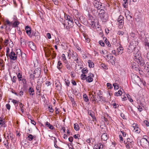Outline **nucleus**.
<instances>
[{"instance_id": "nucleus-33", "label": "nucleus", "mask_w": 149, "mask_h": 149, "mask_svg": "<svg viewBox=\"0 0 149 149\" xmlns=\"http://www.w3.org/2000/svg\"><path fill=\"white\" fill-rule=\"evenodd\" d=\"M144 45L147 51H149V42L145 40L144 42Z\"/></svg>"}, {"instance_id": "nucleus-47", "label": "nucleus", "mask_w": 149, "mask_h": 149, "mask_svg": "<svg viewBox=\"0 0 149 149\" xmlns=\"http://www.w3.org/2000/svg\"><path fill=\"white\" fill-rule=\"evenodd\" d=\"M88 70L87 68H84L81 70V72L83 74H86L88 73Z\"/></svg>"}, {"instance_id": "nucleus-8", "label": "nucleus", "mask_w": 149, "mask_h": 149, "mask_svg": "<svg viewBox=\"0 0 149 149\" xmlns=\"http://www.w3.org/2000/svg\"><path fill=\"white\" fill-rule=\"evenodd\" d=\"M136 47L133 42L130 43L127 47V52L129 53H132Z\"/></svg>"}, {"instance_id": "nucleus-53", "label": "nucleus", "mask_w": 149, "mask_h": 149, "mask_svg": "<svg viewBox=\"0 0 149 149\" xmlns=\"http://www.w3.org/2000/svg\"><path fill=\"white\" fill-rule=\"evenodd\" d=\"M16 53L17 56V55H19L22 54L21 51V50L20 49H17V50H16Z\"/></svg>"}, {"instance_id": "nucleus-24", "label": "nucleus", "mask_w": 149, "mask_h": 149, "mask_svg": "<svg viewBox=\"0 0 149 149\" xmlns=\"http://www.w3.org/2000/svg\"><path fill=\"white\" fill-rule=\"evenodd\" d=\"M123 91V89H120L119 90L118 92H116L115 93V95L116 96H121L122 94V91Z\"/></svg>"}, {"instance_id": "nucleus-44", "label": "nucleus", "mask_w": 149, "mask_h": 149, "mask_svg": "<svg viewBox=\"0 0 149 149\" xmlns=\"http://www.w3.org/2000/svg\"><path fill=\"white\" fill-rule=\"evenodd\" d=\"M141 140L149 141V138L148 136L147 135H144L143 136V137L141 139Z\"/></svg>"}, {"instance_id": "nucleus-11", "label": "nucleus", "mask_w": 149, "mask_h": 149, "mask_svg": "<svg viewBox=\"0 0 149 149\" xmlns=\"http://www.w3.org/2000/svg\"><path fill=\"white\" fill-rule=\"evenodd\" d=\"M28 46L30 47L31 49L33 51H35L36 50V47L35 44L32 41H29L28 42Z\"/></svg>"}, {"instance_id": "nucleus-57", "label": "nucleus", "mask_w": 149, "mask_h": 149, "mask_svg": "<svg viewBox=\"0 0 149 149\" xmlns=\"http://www.w3.org/2000/svg\"><path fill=\"white\" fill-rule=\"evenodd\" d=\"M8 44L9 46L10 47H13V42L12 41H11V40H10V41L9 42Z\"/></svg>"}, {"instance_id": "nucleus-49", "label": "nucleus", "mask_w": 149, "mask_h": 149, "mask_svg": "<svg viewBox=\"0 0 149 149\" xmlns=\"http://www.w3.org/2000/svg\"><path fill=\"white\" fill-rule=\"evenodd\" d=\"M22 75L21 73H19L17 74V77L19 81H21V79H22Z\"/></svg>"}, {"instance_id": "nucleus-22", "label": "nucleus", "mask_w": 149, "mask_h": 149, "mask_svg": "<svg viewBox=\"0 0 149 149\" xmlns=\"http://www.w3.org/2000/svg\"><path fill=\"white\" fill-rule=\"evenodd\" d=\"M26 32L29 36H30L31 33V28L29 26H27L25 27Z\"/></svg>"}, {"instance_id": "nucleus-12", "label": "nucleus", "mask_w": 149, "mask_h": 149, "mask_svg": "<svg viewBox=\"0 0 149 149\" xmlns=\"http://www.w3.org/2000/svg\"><path fill=\"white\" fill-rule=\"evenodd\" d=\"M9 56L11 60H15L17 59V54L13 51L12 49L9 55Z\"/></svg>"}, {"instance_id": "nucleus-6", "label": "nucleus", "mask_w": 149, "mask_h": 149, "mask_svg": "<svg viewBox=\"0 0 149 149\" xmlns=\"http://www.w3.org/2000/svg\"><path fill=\"white\" fill-rule=\"evenodd\" d=\"M139 144L143 148L147 149L149 146V141L141 140Z\"/></svg>"}, {"instance_id": "nucleus-19", "label": "nucleus", "mask_w": 149, "mask_h": 149, "mask_svg": "<svg viewBox=\"0 0 149 149\" xmlns=\"http://www.w3.org/2000/svg\"><path fill=\"white\" fill-rule=\"evenodd\" d=\"M108 61L111 62L112 65H113L115 63V58L113 56L111 55L109 56V59Z\"/></svg>"}, {"instance_id": "nucleus-56", "label": "nucleus", "mask_w": 149, "mask_h": 149, "mask_svg": "<svg viewBox=\"0 0 149 149\" xmlns=\"http://www.w3.org/2000/svg\"><path fill=\"white\" fill-rule=\"evenodd\" d=\"M48 110L50 112L53 113L54 111V109L52 108V106L51 105L49 106L48 107Z\"/></svg>"}, {"instance_id": "nucleus-26", "label": "nucleus", "mask_w": 149, "mask_h": 149, "mask_svg": "<svg viewBox=\"0 0 149 149\" xmlns=\"http://www.w3.org/2000/svg\"><path fill=\"white\" fill-rule=\"evenodd\" d=\"M64 63H65V65L66 68L69 70H70L71 67L70 63L68 61H67L65 62Z\"/></svg>"}, {"instance_id": "nucleus-23", "label": "nucleus", "mask_w": 149, "mask_h": 149, "mask_svg": "<svg viewBox=\"0 0 149 149\" xmlns=\"http://www.w3.org/2000/svg\"><path fill=\"white\" fill-rule=\"evenodd\" d=\"M108 136L106 133L103 134L101 136V139L104 141H106L108 139Z\"/></svg>"}, {"instance_id": "nucleus-51", "label": "nucleus", "mask_w": 149, "mask_h": 149, "mask_svg": "<svg viewBox=\"0 0 149 149\" xmlns=\"http://www.w3.org/2000/svg\"><path fill=\"white\" fill-rule=\"evenodd\" d=\"M53 138L54 139V146L56 148H58V147L56 144V142H57V141L56 140V137H54Z\"/></svg>"}, {"instance_id": "nucleus-45", "label": "nucleus", "mask_w": 149, "mask_h": 149, "mask_svg": "<svg viewBox=\"0 0 149 149\" xmlns=\"http://www.w3.org/2000/svg\"><path fill=\"white\" fill-rule=\"evenodd\" d=\"M8 129L10 131L9 128H8ZM9 139H10L11 140H12L14 137V136L13 134L12 133H11L9 131Z\"/></svg>"}, {"instance_id": "nucleus-46", "label": "nucleus", "mask_w": 149, "mask_h": 149, "mask_svg": "<svg viewBox=\"0 0 149 149\" xmlns=\"http://www.w3.org/2000/svg\"><path fill=\"white\" fill-rule=\"evenodd\" d=\"M61 57L62 60L63 61L64 63L65 62L68 61L64 54H62Z\"/></svg>"}, {"instance_id": "nucleus-10", "label": "nucleus", "mask_w": 149, "mask_h": 149, "mask_svg": "<svg viewBox=\"0 0 149 149\" xmlns=\"http://www.w3.org/2000/svg\"><path fill=\"white\" fill-rule=\"evenodd\" d=\"M94 77V75L93 74L91 73H89L88 74V76L87 77L86 81L88 83L92 82L93 81V78Z\"/></svg>"}, {"instance_id": "nucleus-28", "label": "nucleus", "mask_w": 149, "mask_h": 149, "mask_svg": "<svg viewBox=\"0 0 149 149\" xmlns=\"http://www.w3.org/2000/svg\"><path fill=\"white\" fill-rule=\"evenodd\" d=\"M45 125L46 126L48 127L51 130H53L54 129V128L53 126L48 122H46Z\"/></svg>"}, {"instance_id": "nucleus-34", "label": "nucleus", "mask_w": 149, "mask_h": 149, "mask_svg": "<svg viewBox=\"0 0 149 149\" xmlns=\"http://www.w3.org/2000/svg\"><path fill=\"white\" fill-rule=\"evenodd\" d=\"M128 4V0H123V7L125 8L127 7V4Z\"/></svg>"}, {"instance_id": "nucleus-48", "label": "nucleus", "mask_w": 149, "mask_h": 149, "mask_svg": "<svg viewBox=\"0 0 149 149\" xmlns=\"http://www.w3.org/2000/svg\"><path fill=\"white\" fill-rule=\"evenodd\" d=\"M20 42L21 45H24L25 44V41L24 39L22 37H21L20 38Z\"/></svg>"}, {"instance_id": "nucleus-14", "label": "nucleus", "mask_w": 149, "mask_h": 149, "mask_svg": "<svg viewBox=\"0 0 149 149\" xmlns=\"http://www.w3.org/2000/svg\"><path fill=\"white\" fill-rule=\"evenodd\" d=\"M135 58L136 59L137 63L141 66H143L144 65V61L140 56H139V57Z\"/></svg>"}, {"instance_id": "nucleus-37", "label": "nucleus", "mask_w": 149, "mask_h": 149, "mask_svg": "<svg viewBox=\"0 0 149 149\" xmlns=\"http://www.w3.org/2000/svg\"><path fill=\"white\" fill-rule=\"evenodd\" d=\"M27 134L28 135L27 137V139L28 140L31 141L33 139L34 136H33L32 134Z\"/></svg>"}, {"instance_id": "nucleus-18", "label": "nucleus", "mask_w": 149, "mask_h": 149, "mask_svg": "<svg viewBox=\"0 0 149 149\" xmlns=\"http://www.w3.org/2000/svg\"><path fill=\"white\" fill-rule=\"evenodd\" d=\"M130 12L129 11L126 10L125 11V15L127 19H130L132 18V16L130 15Z\"/></svg>"}, {"instance_id": "nucleus-42", "label": "nucleus", "mask_w": 149, "mask_h": 149, "mask_svg": "<svg viewBox=\"0 0 149 149\" xmlns=\"http://www.w3.org/2000/svg\"><path fill=\"white\" fill-rule=\"evenodd\" d=\"M74 129L76 131H78L79 129V127L77 123L74 124Z\"/></svg>"}, {"instance_id": "nucleus-64", "label": "nucleus", "mask_w": 149, "mask_h": 149, "mask_svg": "<svg viewBox=\"0 0 149 149\" xmlns=\"http://www.w3.org/2000/svg\"><path fill=\"white\" fill-rule=\"evenodd\" d=\"M10 52V49L8 47H7L6 48V56H7L8 55V54Z\"/></svg>"}, {"instance_id": "nucleus-50", "label": "nucleus", "mask_w": 149, "mask_h": 149, "mask_svg": "<svg viewBox=\"0 0 149 149\" xmlns=\"http://www.w3.org/2000/svg\"><path fill=\"white\" fill-rule=\"evenodd\" d=\"M118 34L120 36H123L124 34V32L121 31H119L118 32Z\"/></svg>"}, {"instance_id": "nucleus-20", "label": "nucleus", "mask_w": 149, "mask_h": 149, "mask_svg": "<svg viewBox=\"0 0 149 149\" xmlns=\"http://www.w3.org/2000/svg\"><path fill=\"white\" fill-rule=\"evenodd\" d=\"M123 47L120 45L117 49V52L118 53V55L121 54L123 53Z\"/></svg>"}, {"instance_id": "nucleus-15", "label": "nucleus", "mask_w": 149, "mask_h": 149, "mask_svg": "<svg viewBox=\"0 0 149 149\" xmlns=\"http://www.w3.org/2000/svg\"><path fill=\"white\" fill-rule=\"evenodd\" d=\"M6 126L7 125L5 123V119L0 117V127H6Z\"/></svg>"}, {"instance_id": "nucleus-43", "label": "nucleus", "mask_w": 149, "mask_h": 149, "mask_svg": "<svg viewBox=\"0 0 149 149\" xmlns=\"http://www.w3.org/2000/svg\"><path fill=\"white\" fill-rule=\"evenodd\" d=\"M83 97L85 101L86 102H87L88 101L89 99L88 98V97L86 94H84Z\"/></svg>"}, {"instance_id": "nucleus-7", "label": "nucleus", "mask_w": 149, "mask_h": 149, "mask_svg": "<svg viewBox=\"0 0 149 149\" xmlns=\"http://www.w3.org/2000/svg\"><path fill=\"white\" fill-rule=\"evenodd\" d=\"M72 57L74 61L76 63L79 64L81 62V59L78 57L77 54L75 52H73L72 53Z\"/></svg>"}, {"instance_id": "nucleus-62", "label": "nucleus", "mask_w": 149, "mask_h": 149, "mask_svg": "<svg viewBox=\"0 0 149 149\" xmlns=\"http://www.w3.org/2000/svg\"><path fill=\"white\" fill-rule=\"evenodd\" d=\"M8 42H9V41H8V40L7 39H6L4 40V41L3 42V43H4V44L6 46H7L8 43Z\"/></svg>"}, {"instance_id": "nucleus-3", "label": "nucleus", "mask_w": 149, "mask_h": 149, "mask_svg": "<svg viewBox=\"0 0 149 149\" xmlns=\"http://www.w3.org/2000/svg\"><path fill=\"white\" fill-rule=\"evenodd\" d=\"M124 143L125 145L126 148L127 149H130L132 148L134 144V142L132 139L128 138L126 141H124Z\"/></svg>"}, {"instance_id": "nucleus-9", "label": "nucleus", "mask_w": 149, "mask_h": 149, "mask_svg": "<svg viewBox=\"0 0 149 149\" xmlns=\"http://www.w3.org/2000/svg\"><path fill=\"white\" fill-rule=\"evenodd\" d=\"M93 5L94 7L97 9L98 10H101L102 9L101 8H102V3L99 1L94 2Z\"/></svg>"}, {"instance_id": "nucleus-13", "label": "nucleus", "mask_w": 149, "mask_h": 149, "mask_svg": "<svg viewBox=\"0 0 149 149\" xmlns=\"http://www.w3.org/2000/svg\"><path fill=\"white\" fill-rule=\"evenodd\" d=\"M132 127L134 128V132L137 133H139L140 132V129L139 127L138 124L136 123H134Z\"/></svg>"}, {"instance_id": "nucleus-52", "label": "nucleus", "mask_w": 149, "mask_h": 149, "mask_svg": "<svg viewBox=\"0 0 149 149\" xmlns=\"http://www.w3.org/2000/svg\"><path fill=\"white\" fill-rule=\"evenodd\" d=\"M64 81L66 85L68 86H69L70 84V81L66 79H64Z\"/></svg>"}, {"instance_id": "nucleus-30", "label": "nucleus", "mask_w": 149, "mask_h": 149, "mask_svg": "<svg viewBox=\"0 0 149 149\" xmlns=\"http://www.w3.org/2000/svg\"><path fill=\"white\" fill-rule=\"evenodd\" d=\"M132 68L133 69H134V70L136 71H139V66L137 65H135L134 63H133L132 64Z\"/></svg>"}, {"instance_id": "nucleus-25", "label": "nucleus", "mask_w": 149, "mask_h": 149, "mask_svg": "<svg viewBox=\"0 0 149 149\" xmlns=\"http://www.w3.org/2000/svg\"><path fill=\"white\" fill-rule=\"evenodd\" d=\"M19 24V22L18 21H14L13 23L12 22V26L13 27H17Z\"/></svg>"}, {"instance_id": "nucleus-38", "label": "nucleus", "mask_w": 149, "mask_h": 149, "mask_svg": "<svg viewBox=\"0 0 149 149\" xmlns=\"http://www.w3.org/2000/svg\"><path fill=\"white\" fill-rule=\"evenodd\" d=\"M103 39L105 40L104 42L106 44V45L108 47H110L111 46V44H110L109 41L106 38H104Z\"/></svg>"}, {"instance_id": "nucleus-55", "label": "nucleus", "mask_w": 149, "mask_h": 149, "mask_svg": "<svg viewBox=\"0 0 149 149\" xmlns=\"http://www.w3.org/2000/svg\"><path fill=\"white\" fill-rule=\"evenodd\" d=\"M11 100H12L11 102L14 104H17V105H18V101L14 99H11Z\"/></svg>"}, {"instance_id": "nucleus-29", "label": "nucleus", "mask_w": 149, "mask_h": 149, "mask_svg": "<svg viewBox=\"0 0 149 149\" xmlns=\"http://www.w3.org/2000/svg\"><path fill=\"white\" fill-rule=\"evenodd\" d=\"M63 66V65L60 61H58L57 67V68L60 70L62 68Z\"/></svg>"}, {"instance_id": "nucleus-59", "label": "nucleus", "mask_w": 149, "mask_h": 149, "mask_svg": "<svg viewBox=\"0 0 149 149\" xmlns=\"http://www.w3.org/2000/svg\"><path fill=\"white\" fill-rule=\"evenodd\" d=\"M107 85L108 87L110 89H111L113 88L112 85L110 83H107Z\"/></svg>"}, {"instance_id": "nucleus-58", "label": "nucleus", "mask_w": 149, "mask_h": 149, "mask_svg": "<svg viewBox=\"0 0 149 149\" xmlns=\"http://www.w3.org/2000/svg\"><path fill=\"white\" fill-rule=\"evenodd\" d=\"M113 86L115 89H118V86L116 83H115L113 84Z\"/></svg>"}, {"instance_id": "nucleus-40", "label": "nucleus", "mask_w": 149, "mask_h": 149, "mask_svg": "<svg viewBox=\"0 0 149 149\" xmlns=\"http://www.w3.org/2000/svg\"><path fill=\"white\" fill-rule=\"evenodd\" d=\"M62 19V20H63L62 21V20H60V21H61V22L63 24V25L64 27V29H67V24H66L65 21V20H63V19Z\"/></svg>"}, {"instance_id": "nucleus-60", "label": "nucleus", "mask_w": 149, "mask_h": 149, "mask_svg": "<svg viewBox=\"0 0 149 149\" xmlns=\"http://www.w3.org/2000/svg\"><path fill=\"white\" fill-rule=\"evenodd\" d=\"M99 43L101 46L104 47L105 45L104 43L102 40H100Z\"/></svg>"}, {"instance_id": "nucleus-61", "label": "nucleus", "mask_w": 149, "mask_h": 149, "mask_svg": "<svg viewBox=\"0 0 149 149\" xmlns=\"http://www.w3.org/2000/svg\"><path fill=\"white\" fill-rule=\"evenodd\" d=\"M143 123L145 125H146L148 127L149 126V123L146 120L144 121Z\"/></svg>"}, {"instance_id": "nucleus-31", "label": "nucleus", "mask_w": 149, "mask_h": 149, "mask_svg": "<svg viewBox=\"0 0 149 149\" xmlns=\"http://www.w3.org/2000/svg\"><path fill=\"white\" fill-rule=\"evenodd\" d=\"M29 92L30 95H33L34 94V90L31 87H30L29 89Z\"/></svg>"}, {"instance_id": "nucleus-54", "label": "nucleus", "mask_w": 149, "mask_h": 149, "mask_svg": "<svg viewBox=\"0 0 149 149\" xmlns=\"http://www.w3.org/2000/svg\"><path fill=\"white\" fill-rule=\"evenodd\" d=\"M101 66L103 68L105 69L106 70L108 69V66L102 63L101 64Z\"/></svg>"}, {"instance_id": "nucleus-27", "label": "nucleus", "mask_w": 149, "mask_h": 149, "mask_svg": "<svg viewBox=\"0 0 149 149\" xmlns=\"http://www.w3.org/2000/svg\"><path fill=\"white\" fill-rule=\"evenodd\" d=\"M65 17H66V20H68L72 24L73 23V19L70 16L68 15H66Z\"/></svg>"}, {"instance_id": "nucleus-16", "label": "nucleus", "mask_w": 149, "mask_h": 149, "mask_svg": "<svg viewBox=\"0 0 149 149\" xmlns=\"http://www.w3.org/2000/svg\"><path fill=\"white\" fill-rule=\"evenodd\" d=\"M140 53L137 47H136L134 50V54L136 58L140 56L139 55Z\"/></svg>"}, {"instance_id": "nucleus-17", "label": "nucleus", "mask_w": 149, "mask_h": 149, "mask_svg": "<svg viewBox=\"0 0 149 149\" xmlns=\"http://www.w3.org/2000/svg\"><path fill=\"white\" fill-rule=\"evenodd\" d=\"M103 148V145L101 143L95 144L94 146L93 149H102Z\"/></svg>"}, {"instance_id": "nucleus-41", "label": "nucleus", "mask_w": 149, "mask_h": 149, "mask_svg": "<svg viewBox=\"0 0 149 149\" xmlns=\"http://www.w3.org/2000/svg\"><path fill=\"white\" fill-rule=\"evenodd\" d=\"M81 79L83 80H85L86 79L87 76L85 74H82L80 76Z\"/></svg>"}, {"instance_id": "nucleus-36", "label": "nucleus", "mask_w": 149, "mask_h": 149, "mask_svg": "<svg viewBox=\"0 0 149 149\" xmlns=\"http://www.w3.org/2000/svg\"><path fill=\"white\" fill-rule=\"evenodd\" d=\"M90 25H91L92 27L94 28L96 27V23L94 20H91Z\"/></svg>"}, {"instance_id": "nucleus-5", "label": "nucleus", "mask_w": 149, "mask_h": 149, "mask_svg": "<svg viewBox=\"0 0 149 149\" xmlns=\"http://www.w3.org/2000/svg\"><path fill=\"white\" fill-rule=\"evenodd\" d=\"M124 18L122 16L120 15L117 19V21L118 22V28L120 29L123 27L124 24Z\"/></svg>"}, {"instance_id": "nucleus-39", "label": "nucleus", "mask_w": 149, "mask_h": 149, "mask_svg": "<svg viewBox=\"0 0 149 149\" xmlns=\"http://www.w3.org/2000/svg\"><path fill=\"white\" fill-rule=\"evenodd\" d=\"M19 107H20V110L21 111H22V113H23L24 112V110L23 109L24 105L22 104V103L19 102Z\"/></svg>"}, {"instance_id": "nucleus-35", "label": "nucleus", "mask_w": 149, "mask_h": 149, "mask_svg": "<svg viewBox=\"0 0 149 149\" xmlns=\"http://www.w3.org/2000/svg\"><path fill=\"white\" fill-rule=\"evenodd\" d=\"M144 69L146 71L148 72L149 71V62H147L145 66Z\"/></svg>"}, {"instance_id": "nucleus-21", "label": "nucleus", "mask_w": 149, "mask_h": 149, "mask_svg": "<svg viewBox=\"0 0 149 149\" xmlns=\"http://www.w3.org/2000/svg\"><path fill=\"white\" fill-rule=\"evenodd\" d=\"M88 114L92 117V118L93 119V121H94V120H96V118L94 114V112L93 111L90 110L88 111Z\"/></svg>"}, {"instance_id": "nucleus-1", "label": "nucleus", "mask_w": 149, "mask_h": 149, "mask_svg": "<svg viewBox=\"0 0 149 149\" xmlns=\"http://www.w3.org/2000/svg\"><path fill=\"white\" fill-rule=\"evenodd\" d=\"M131 80L134 83L142 84L144 85L145 82L143 79H141L138 75L136 74H132L131 76Z\"/></svg>"}, {"instance_id": "nucleus-4", "label": "nucleus", "mask_w": 149, "mask_h": 149, "mask_svg": "<svg viewBox=\"0 0 149 149\" xmlns=\"http://www.w3.org/2000/svg\"><path fill=\"white\" fill-rule=\"evenodd\" d=\"M40 68L36 69L33 72V74L30 75V78L32 80H33L35 77H38L40 75L41 73V71Z\"/></svg>"}, {"instance_id": "nucleus-32", "label": "nucleus", "mask_w": 149, "mask_h": 149, "mask_svg": "<svg viewBox=\"0 0 149 149\" xmlns=\"http://www.w3.org/2000/svg\"><path fill=\"white\" fill-rule=\"evenodd\" d=\"M88 64L89 67L90 68H93L94 66V64L93 62L91 60H88Z\"/></svg>"}, {"instance_id": "nucleus-2", "label": "nucleus", "mask_w": 149, "mask_h": 149, "mask_svg": "<svg viewBox=\"0 0 149 149\" xmlns=\"http://www.w3.org/2000/svg\"><path fill=\"white\" fill-rule=\"evenodd\" d=\"M99 15L103 21L107 20L108 19V14L102 9L100 10L99 12Z\"/></svg>"}, {"instance_id": "nucleus-63", "label": "nucleus", "mask_w": 149, "mask_h": 149, "mask_svg": "<svg viewBox=\"0 0 149 149\" xmlns=\"http://www.w3.org/2000/svg\"><path fill=\"white\" fill-rule=\"evenodd\" d=\"M137 108L138 109V110L141 112L143 110L142 107L140 105H138L137 107Z\"/></svg>"}]
</instances>
